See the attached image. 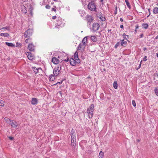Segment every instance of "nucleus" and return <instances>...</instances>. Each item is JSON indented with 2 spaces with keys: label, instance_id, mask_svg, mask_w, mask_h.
<instances>
[{
  "label": "nucleus",
  "instance_id": "f257e3e1",
  "mask_svg": "<svg viewBox=\"0 0 158 158\" xmlns=\"http://www.w3.org/2000/svg\"><path fill=\"white\" fill-rule=\"evenodd\" d=\"M88 8L91 11L97 12L96 10V5L94 1H91L88 3Z\"/></svg>",
  "mask_w": 158,
  "mask_h": 158
},
{
  "label": "nucleus",
  "instance_id": "f03ea898",
  "mask_svg": "<svg viewBox=\"0 0 158 158\" xmlns=\"http://www.w3.org/2000/svg\"><path fill=\"white\" fill-rule=\"evenodd\" d=\"M70 136L71 139V141L76 142V138L75 130L72 129L70 132Z\"/></svg>",
  "mask_w": 158,
  "mask_h": 158
},
{
  "label": "nucleus",
  "instance_id": "7ed1b4c3",
  "mask_svg": "<svg viewBox=\"0 0 158 158\" xmlns=\"http://www.w3.org/2000/svg\"><path fill=\"white\" fill-rule=\"evenodd\" d=\"M33 31L31 29H28L26 31L24 34V35L26 38H29L32 34Z\"/></svg>",
  "mask_w": 158,
  "mask_h": 158
},
{
  "label": "nucleus",
  "instance_id": "20e7f679",
  "mask_svg": "<svg viewBox=\"0 0 158 158\" xmlns=\"http://www.w3.org/2000/svg\"><path fill=\"white\" fill-rule=\"evenodd\" d=\"M57 25L60 26V27H63L65 23L64 21L60 18H58L57 19Z\"/></svg>",
  "mask_w": 158,
  "mask_h": 158
},
{
  "label": "nucleus",
  "instance_id": "39448f33",
  "mask_svg": "<svg viewBox=\"0 0 158 158\" xmlns=\"http://www.w3.org/2000/svg\"><path fill=\"white\" fill-rule=\"evenodd\" d=\"M100 27L99 24L96 23H94L93 25V30L94 31H96L98 30Z\"/></svg>",
  "mask_w": 158,
  "mask_h": 158
},
{
  "label": "nucleus",
  "instance_id": "423d86ee",
  "mask_svg": "<svg viewBox=\"0 0 158 158\" xmlns=\"http://www.w3.org/2000/svg\"><path fill=\"white\" fill-rule=\"evenodd\" d=\"M26 55L27 56L28 59L30 60H32L34 59L35 58L34 55L30 52H27Z\"/></svg>",
  "mask_w": 158,
  "mask_h": 158
},
{
  "label": "nucleus",
  "instance_id": "0eeeda50",
  "mask_svg": "<svg viewBox=\"0 0 158 158\" xmlns=\"http://www.w3.org/2000/svg\"><path fill=\"white\" fill-rule=\"evenodd\" d=\"M86 19L88 23L90 24V23L93 20V19L92 16L88 15L86 17Z\"/></svg>",
  "mask_w": 158,
  "mask_h": 158
},
{
  "label": "nucleus",
  "instance_id": "6e6552de",
  "mask_svg": "<svg viewBox=\"0 0 158 158\" xmlns=\"http://www.w3.org/2000/svg\"><path fill=\"white\" fill-rule=\"evenodd\" d=\"M74 58L75 60L76 64H79L80 62V60L78 58V53L76 52L74 53Z\"/></svg>",
  "mask_w": 158,
  "mask_h": 158
},
{
  "label": "nucleus",
  "instance_id": "1a4fd4ad",
  "mask_svg": "<svg viewBox=\"0 0 158 158\" xmlns=\"http://www.w3.org/2000/svg\"><path fill=\"white\" fill-rule=\"evenodd\" d=\"M28 49L30 51L34 52L35 50V46L33 44H29L28 46Z\"/></svg>",
  "mask_w": 158,
  "mask_h": 158
},
{
  "label": "nucleus",
  "instance_id": "9d476101",
  "mask_svg": "<svg viewBox=\"0 0 158 158\" xmlns=\"http://www.w3.org/2000/svg\"><path fill=\"white\" fill-rule=\"evenodd\" d=\"M154 80L155 81L154 83L157 84L158 83V73H155L154 75Z\"/></svg>",
  "mask_w": 158,
  "mask_h": 158
},
{
  "label": "nucleus",
  "instance_id": "9b49d317",
  "mask_svg": "<svg viewBox=\"0 0 158 158\" xmlns=\"http://www.w3.org/2000/svg\"><path fill=\"white\" fill-rule=\"evenodd\" d=\"M87 37H85L82 40V44L84 45V47H83V50H84L85 47L86 45V42L87 41Z\"/></svg>",
  "mask_w": 158,
  "mask_h": 158
},
{
  "label": "nucleus",
  "instance_id": "f8f14e48",
  "mask_svg": "<svg viewBox=\"0 0 158 158\" xmlns=\"http://www.w3.org/2000/svg\"><path fill=\"white\" fill-rule=\"evenodd\" d=\"M52 61L53 63L55 64H57L59 63L60 60L56 57H54L52 58Z\"/></svg>",
  "mask_w": 158,
  "mask_h": 158
},
{
  "label": "nucleus",
  "instance_id": "ddd939ff",
  "mask_svg": "<svg viewBox=\"0 0 158 158\" xmlns=\"http://www.w3.org/2000/svg\"><path fill=\"white\" fill-rule=\"evenodd\" d=\"M38 103V100L37 98H32L31 103L32 105H35Z\"/></svg>",
  "mask_w": 158,
  "mask_h": 158
},
{
  "label": "nucleus",
  "instance_id": "4468645a",
  "mask_svg": "<svg viewBox=\"0 0 158 158\" xmlns=\"http://www.w3.org/2000/svg\"><path fill=\"white\" fill-rule=\"evenodd\" d=\"M69 62L71 65L74 66L76 65L74 58H71L69 60Z\"/></svg>",
  "mask_w": 158,
  "mask_h": 158
},
{
  "label": "nucleus",
  "instance_id": "2eb2a0df",
  "mask_svg": "<svg viewBox=\"0 0 158 158\" xmlns=\"http://www.w3.org/2000/svg\"><path fill=\"white\" fill-rule=\"evenodd\" d=\"M94 104H92L87 109V110L93 112L94 110Z\"/></svg>",
  "mask_w": 158,
  "mask_h": 158
},
{
  "label": "nucleus",
  "instance_id": "dca6fc26",
  "mask_svg": "<svg viewBox=\"0 0 158 158\" xmlns=\"http://www.w3.org/2000/svg\"><path fill=\"white\" fill-rule=\"evenodd\" d=\"M87 112L88 113L89 118H92L93 115V112L87 110Z\"/></svg>",
  "mask_w": 158,
  "mask_h": 158
},
{
  "label": "nucleus",
  "instance_id": "f3484780",
  "mask_svg": "<svg viewBox=\"0 0 158 158\" xmlns=\"http://www.w3.org/2000/svg\"><path fill=\"white\" fill-rule=\"evenodd\" d=\"M9 34L7 33H1L0 36L4 37H8L9 36Z\"/></svg>",
  "mask_w": 158,
  "mask_h": 158
},
{
  "label": "nucleus",
  "instance_id": "a211bd4d",
  "mask_svg": "<svg viewBox=\"0 0 158 158\" xmlns=\"http://www.w3.org/2000/svg\"><path fill=\"white\" fill-rule=\"evenodd\" d=\"M60 72L59 71H58L54 69H53V75L55 76H57L59 74Z\"/></svg>",
  "mask_w": 158,
  "mask_h": 158
},
{
  "label": "nucleus",
  "instance_id": "6ab92c4d",
  "mask_svg": "<svg viewBox=\"0 0 158 158\" xmlns=\"http://www.w3.org/2000/svg\"><path fill=\"white\" fill-rule=\"evenodd\" d=\"M148 27V25L147 23H143L142 25V28L144 29H147Z\"/></svg>",
  "mask_w": 158,
  "mask_h": 158
},
{
  "label": "nucleus",
  "instance_id": "aec40b11",
  "mask_svg": "<svg viewBox=\"0 0 158 158\" xmlns=\"http://www.w3.org/2000/svg\"><path fill=\"white\" fill-rule=\"evenodd\" d=\"M11 126L13 127H16L17 126V123L15 122H11V123H10Z\"/></svg>",
  "mask_w": 158,
  "mask_h": 158
},
{
  "label": "nucleus",
  "instance_id": "412c9836",
  "mask_svg": "<svg viewBox=\"0 0 158 158\" xmlns=\"http://www.w3.org/2000/svg\"><path fill=\"white\" fill-rule=\"evenodd\" d=\"M121 45L123 46H125L127 44V42L126 41H125L124 40H121Z\"/></svg>",
  "mask_w": 158,
  "mask_h": 158
},
{
  "label": "nucleus",
  "instance_id": "4be33fe9",
  "mask_svg": "<svg viewBox=\"0 0 158 158\" xmlns=\"http://www.w3.org/2000/svg\"><path fill=\"white\" fill-rule=\"evenodd\" d=\"M153 13L155 14L158 13V7H155L154 8L153 10Z\"/></svg>",
  "mask_w": 158,
  "mask_h": 158
},
{
  "label": "nucleus",
  "instance_id": "5701e85b",
  "mask_svg": "<svg viewBox=\"0 0 158 158\" xmlns=\"http://www.w3.org/2000/svg\"><path fill=\"white\" fill-rule=\"evenodd\" d=\"M6 44L9 47H15V45L12 43H8L7 42H6Z\"/></svg>",
  "mask_w": 158,
  "mask_h": 158
},
{
  "label": "nucleus",
  "instance_id": "b1692460",
  "mask_svg": "<svg viewBox=\"0 0 158 158\" xmlns=\"http://www.w3.org/2000/svg\"><path fill=\"white\" fill-rule=\"evenodd\" d=\"M49 78L50 81H53L55 79V76L52 74L50 75L49 76Z\"/></svg>",
  "mask_w": 158,
  "mask_h": 158
},
{
  "label": "nucleus",
  "instance_id": "393cba45",
  "mask_svg": "<svg viewBox=\"0 0 158 158\" xmlns=\"http://www.w3.org/2000/svg\"><path fill=\"white\" fill-rule=\"evenodd\" d=\"M91 40L94 42H95L97 40L96 37L95 36H91Z\"/></svg>",
  "mask_w": 158,
  "mask_h": 158
},
{
  "label": "nucleus",
  "instance_id": "a878e982",
  "mask_svg": "<svg viewBox=\"0 0 158 158\" xmlns=\"http://www.w3.org/2000/svg\"><path fill=\"white\" fill-rule=\"evenodd\" d=\"M32 69L34 71L35 73V74L38 73H39V71L38 69V68H37L35 67H32Z\"/></svg>",
  "mask_w": 158,
  "mask_h": 158
},
{
  "label": "nucleus",
  "instance_id": "bb28decb",
  "mask_svg": "<svg viewBox=\"0 0 158 158\" xmlns=\"http://www.w3.org/2000/svg\"><path fill=\"white\" fill-rule=\"evenodd\" d=\"M113 87L115 89H117L118 88L117 83L116 81H114L113 83Z\"/></svg>",
  "mask_w": 158,
  "mask_h": 158
},
{
  "label": "nucleus",
  "instance_id": "cd10ccee",
  "mask_svg": "<svg viewBox=\"0 0 158 158\" xmlns=\"http://www.w3.org/2000/svg\"><path fill=\"white\" fill-rule=\"evenodd\" d=\"M154 91L155 94L158 97V87H156L155 88Z\"/></svg>",
  "mask_w": 158,
  "mask_h": 158
},
{
  "label": "nucleus",
  "instance_id": "c85d7f7f",
  "mask_svg": "<svg viewBox=\"0 0 158 158\" xmlns=\"http://www.w3.org/2000/svg\"><path fill=\"white\" fill-rule=\"evenodd\" d=\"M123 36L124 39L126 40H127V39L129 38V36L127 35H126L125 33H123Z\"/></svg>",
  "mask_w": 158,
  "mask_h": 158
},
{
  "label": "nucleus",
  "instance_id": "c756f323",
  "mask_svg": "<svg viewBox=\"0 0 158 158\" xmlns=\"http://www.w3.org/2000/svg\"><path fill=\"white\" fill-rule=\"evenodd\" d=\"M125 2L126 3V5L128 7L129 9H131V6L130 5V3L128 1V0H125Z\"/></svg>",
  "mask_w": 158,
  "mask_h": 158
},
{
  "label": "nucleus",
  "instance_id": "7c9ffc66",
  "mask_svg": "<svg viewBox=\"0 0 158 158\" xmlns=\"http://www.w3.org/2000/svg\"><path fill=\"white\" fill-rule=\"evenodd\" d=\"M71 146L73 148H75L76 147V143L75 142L71 141Z\"/></svg>",
  "mask_w": 158,
  "mask_h": 158
},
{
  "label": "nucleus",
  "instance_id": "2f4dec72",
  "mask_svg": "<svg viewBox=\"0 0 158 158\" xmlns=\"http://www.w3.org/2000/svg\"><path fill=\"white\" fill-rule=\"evenodd\" d=\"M104 155V153L102 151H101L99 154V158H102Z\"/></svg>",
  "mask_w": 158,
  "mask_h": 158
},
{
  "label": "nucleus",
  "instance_id": "473e14b6",
  "mask_svg": "<svg viewBox=\"0 0 158 158\" xmlns=\"http://www.w3.org/2000/svg\"><path fill=\"white\" fill-rule=\"evenodd\" d=\"M82 47L83 48L84 47V45H82V44L81 43L80 44H79L77 48V49L78 50H80L82 48Z\"/></svg>",
  "mask_w": 158,
  "mask_h": 158
},
{
  "label": "nucleus",
  "instance_id": "72a5a7b5",
  "mask_svg": "<svg viewBox=\"0 0 158 158\" xmlns=\"http://www.w3.org/2000/svg\"><path fill=\"white\" fill-rule=\"evenodd\" d=\"M4 119L7 123H10L11 122L10 119H9L7 117H5L4 118Z\"/></svg>",
  "mask_w": 158,
  "mask_h": 158
},
{
  "label": "nucleus",
  "instance_id": "f704fd0d",
  "mask_svg": "<svg viewBox=\"0 0 158 158\" xmlns=\"http://www.w3.org/2000/svg\"><path fill=\"white\" fill-rule=\"evenodd\" d=\"M102 13L101 12H98V13H97V16L98 17V18H100V17H101L102 16Z\"/></svg>",
  "mask_w": 158,
  "mask_h": 158
},
{
  "label": "nucleus",
  "instance_id": "c9c22d12",
  "mask_svg": "<svg viewBox=\"0 0 158 158\" xmlns=\"http://www.w3.org/2000/svg\"><path fill=\"white\" fill-rule=\"evenodd\" d=\"M120 42H117L116 44L114 46V48H117V47L119 46L120 45Z\"/></svg>",
  "mask_w": 158,
  "mask_h": 158
},
{
  "label": "nucleus",
  "instance_id": "e433bc0d",
  "mask_svg": "<svg viewBox=\"0 0 158 158\" xmlns=\"http://www.w3.org/2000/svg\"><path fill=\"white\" fill-rule=\"evenodd\" d=\"M4 105V102L3 100H0V106H3Z\"/></svg>",
  "mask_w": 158,
  "mask_h": 158
},
{
  "label": "nucleus",
  "instance_id": "4c0bfd02",
  "mask_svg": "<svg viewBox=\"0 0 158 158\" xmlns=\"http://www.w3.org/2000/svg\"><path fill=\"white\" fill-rule=\"evenodd\" d=\"M99 18L100 19L101 21H105L106 20V18L105 17H103L102 16L101 17H100Z\"/></svg>",
  "mask_w": 158,
  "mask_h": 158
},
{
  "label": "nucleus",
  "instance_id": "58836bf2",
  "mask_svg": "<svg viewBox=\"0 0 158 158\" xmlns=\"http://www.w3.org/2000/svg\"><path fill=\"white\" fill-rule=\"evenodd\" d=\"M54 69L55 70H56L58 71H60L61 69V68H58V67H55Z\"/></svg>",
  "mask_w": 158,
  "mask_h": 158
},
{
  "label": "nucleus",
  "instance_id": "ea45409f",
  "mask_svg": "<svg viewBox=\"0 0 158 158\" xmlns=\"http://www.w3.org/2000/svg\"><path fill=\"white\" fill-rule=\"evenodd\" d=\"M6 29L8 30H10V29H9V27H2V28H1L0 30L1 29Z\"/></svg>",
  "mask_w": 158,
  "mask_h": 158
},
{
  "label": "nucleus",
  "instance_id": "a19ab883",
  "mask_svg": "<svg viewBox=\"0 0 158 158\" xmlns=\"http://www.w3.org/2000/svg\"><path fill=\"white\" fill-rule=\"evenodd\" d=\"M132 104L134 107H135L136 106V104L135 103V102L134 100H133L132 101Z\"/></svg>",
  "mask_w": 158,
  "mask_h": 158
},
{
  "label": "nucleus",
  "instance_id": "79ce46f5",
  "mask_svg": "<svg viewBox=\"0 0 158 158\" xmlns=\"http://www.w3.org/2000/svg\"><path fill=\"white\" fill-rule=\"evenodd\" d=\"M117 6H116L115 7V10L114 11V14L115 15H116L117 13Z\"/></svg>",
  "mask_w": 158,
  "mask_h": 158
},
{
  "label": "nucleus",
  "instance_id": "37998d69",
  "mask_svg": "<svg viewBox=\"0 0 158 158\" xmlns=\"http://www.w3.org/2000/svg\"><path fill=\"white\" fill-rule=\"evenodd\" d=\"M45 7L47 9H50L51 7L49 5H46Z\"/></svg>",
  "mask_w": 158,
  "mask_h": 158
},
{
  "label": "nucleus",
  "instance_id": "c03bdc74",
  "mask_svg": "<svg viewBox=\"0 0 158 158\" xmlns=\"http://www.w3.org/2000/svg\"><path fill=\"white\" fill-rule=\"evenodd\" d=\"M147 57L146 56H145L144 57L143 59V60L144 61L147 60Z\"/></svg>",
  "mask_w": 158,
  "mask_h": 158
},
{
  "label": "nucleus",
  "instance_id": "a18cd8bd",
  "mask_svg": "<svg viewBox=\"0 0 158 158\" xmlns=\"http://www.w3.org/2000/svg\"><path fill=\"white\" fill-rule=\"evenodd\" d=\"M142 62V61L141 60L140 62V63L139 64V67H138V68H137V69H139L140 68V67L141 66V62Z\"/></svg>",
  "mask_w": 158,
  "mask_h": 158
},
{
  "label": "nucleus",
  "instance_id": "49530a36",
  "mask_svg": "<svg viewBox=\"0 0 158 158\" xmlns=\"http://www.w3.org/2000/svg\"><path fill=\"white\" fill-rule=\"evenodd\" d=\"M139 27V26L138 24L136 25L135 26V29H136V30H137V29H138Z\"/></svg>",
  "mask_w": 158,
  "mask_h": 158
},
{
  "label": "nucleus",
  "instance_id": "de8ad7c7",
  "mask_svg": "<svg viewBox=\"0 0 158 158\" xmlns=\"http://www.w3.org/2000/svg\"><path fill=\"white\" fill-rule=\"evenodd\" d=\"M60 27V26H59V25H57L55 27V28H59Z\"/></svg>",
  "mask_w": 158,
  "mask_h": 158
},
{
  "label": "nucleus",
  "instance_id": "09e8293b",
  "mask_svg": "<svg viewBox=\"0 0 158 158\" xmlns=\"http://www.w3.org/2000/svg\"><path fill=\"white\" fill-rule=\"evenodd\" d=\"M9 138L11 140H12L14 139V138L11 136L9 137Z\"/></svg>",
  "mask_w": 158,
  "mask_h": 158
},
{
  "label": "nucleus",
  "instance_id": "8fccbe9b",
  "mask_svg": "<svg viewBox=\"0 0 158 158\" xmlns=\"http://www.w3.org/2000/svg\"><path fill=\"white\" fill-rule=\"evenodd\" d=\"M69 60V59L68 58H67L66 59H65L64 60V61L66 62H68L69 60Z\"/></svg>",
  "mask_w": 158,
  "mask_h": 158
},
{
  "label": "nucleus",
  "instance_id": "3c124183",
  "mask_svg": "<svg viewBox=\"0 0 158 158\" xmlns=\"http://www.w3.org/2000/svg\"><path fill=\"white\" fill-rule=\"evenodd\" d=\"M52 11H55V12H56V9H55L54 8H52Z\"/></svg>",
  "mask_w": 158,
  "mask_h": 158
},
{
  "label": "nucleus",
  "instance_id": "603ef678",
  "mask_svg": "<svg viewBox=\"0 0 158 158\" xmlns=\"http://www.w3.org/2000/svg\"><path fill=\"white\" fill-rule=\"evenodd\" d=\"M56 67H58V68H61V66L60 65V64H58L57 65V66H56Z\"/></svg>",
  "mask_w": 158,
  "mask_h": 158
},
{
  "label": "nucleus",
  "instance_id": "864d4df0",
  "mask_svg": "<svg viewBox=\"0 0 158 158\" xmlns=\"http://www.w3.org/2000/svg\"><path fill=\"white\" fill-rule=\"evenodd\" d=\"M56 18V16H54L52 17V19H55Z\"/></svg>",
  "mask_w": 158,
  "mask_h": 158
},
{
  "label": "nucleus",
  "instance_id": "5fc2aeb1",
  "mask_svg": "<svg viewBox=\"0 0 158 158\" xmlns=\"http://www.w3.org/2000/svg\"><path fill=\"white\" fill-rule=\"evenodd\" d=\"M29 40V38L27 39V40H26L25 42L26 43H28V40Z\"/></svg>",
  "mask_w": 158,
  "mask_h": 158
},
{
  "label": "nucleus",
  "instance_id": "6e6d98bb",
  "mask_svg": "<svg viewBox=\"0 0 158 158\" xmlns=\"http://www.w3.org/2000/svg\"><path fill=\"white\" fill-rule=\"evenodd\" d=\"M143 36V34H141L140 35V38H142Z\"/></svg>",
  "mask_w": 158,
  "mask_h": 158
},
{
  "label": "nucleus",
  "instance_id": "4d7b16f0",
  "mask_svg": "<svg viewBox=\"0 0 158 158\" xmlns=\"http://www.w3.org/2000/svg\"><path fill=\"white\" fill-rule=\"evenodd\" d=\"M120 27L121 28L123 29V25H120Z\"/></svg>",
  "mask_w": 158,
  "mask_h": 158
},
{
  "label": "nucleus",
  "instance_id": "13d9d810",
  "mask_svg": "<svg viewBox=\"0 0 158 158\" xmlns=\"http://www.w3.org/2000/svg\"><path fill=\"white\" fill-rule=\"evenodd\" d=\"M30 13L31 15H32V11L31 10H30Z\"/></svg>",
  "mask_w": 158,
  "mask_h": 158
},
{
  "label": "nucleus",
  "instance_id": "bf43d9fd",
  "mask_svg": "<svg viewBox=\"0 0 158 158\" xmlns=\"http://www.w3.org/2000/svg\"><path fill=\"white\" fill-rule=\"evenodd\" d=\"M120 21L121 22H123V19L122 18H120Z\"/></svg>",
  "mask_w": 158,
  "mask_h": 158
},
{
  "label": "nucleus",
  "instance_id": "052dcab7",
  "mask_svg": "<svg viewBox=\"0 0 158 158\" xmlns=\"http://www.w3.org/2000/svg\"><path fill=\"white\" fill-rule=\"evenodd\" d=\"M38 71H39L40 70H42V69L41 68H38Z\"/></svg>",
  "mask_w": 158,
  "mask_h": 158
},
{
  "label": "nucleus",
  "instance_id": "680f3d73",
  "mask_svg": "<svg viewBox=\"0 0 158 158\" xmlns=\"http://www.w3.org/2000/svg\"><path fill=\"white\" fill-rule=\"evenodd\" d=\"M157 39H158V35L155 38V40H156Z\"/></svg>",
  "mask_w": 158,
  "mask_h": 158
},
{
  "label": "nucleus",
  "instance_id": "e2e57ef3",
  "mask_svg": "<svg viewBox=\"0 0 158 158\" xmlns=\"http://www.w3.org/2000/svg\"><path fill=\"white\" fill-rule=\"evenodd\" d=\"M147 50V48L145 47L143 48V50L145 51Z\"/></svg>",
  "mask_w": 158,
  "mask_h": 158
},
{
  "label": "nucleus",
  "instance_id": "0e129e2a",
  "mask_svg": "<svg viewBox=\"0 0 158 158\" xmlns=\"http://www.w3.org/2000/svg\"><path fill=\"white\" fill-rule=\"evenodd\" d=\"M27 10H25L24 11H23V12L25 13H27Z\"/></svg>",
  "mask_w": 158,
  "mask_h": 158
},
{
  "label": "nucleus",
  "instance_id": "69168bd1",
  "mask_svg": "<svg viewBox=\"0 0 158 158\" xmlns=\"http://www.w3.org/2000/svg\"><path fill=\"white\" fill-rule=\"evenodd\" d=\"M63 82L62 81H61L60 82H59L58 83H59V84H61Z\"/></svg>",
  "mask_w": 158,
  "mask_h": 158
},
{
  "label": "nucleus",
  "instance_id": "338daca9",
  "mask_svg": "<svg viewBox=\"0 0 158 158\" xmlns=\"http://www.w3.org/2000/svg\"><path fill=\"white\" fill-rule=\"evenodd\" d=\"M150 14H151V13H150L149 14V15H148L147 16V18H148V17H149V16H150Z\"/></svg>",
  "mask_w": 158,
  "mask_h": 158
},
{
  "label": "nucleus",
  "instance_id": "774afa93",
  "mask_svg": "<svg viewBox=\"0 0 158 158\" xmlns=\"http://www.w3.org/2000/svg\"><path fill=\"white\" fill-rule=\"evenodd\" d=\"M156 56L158 58V53H156Z\"/></svg>",
  "mask_w": 158,
  "mask_h": 158
}]
</instances>
